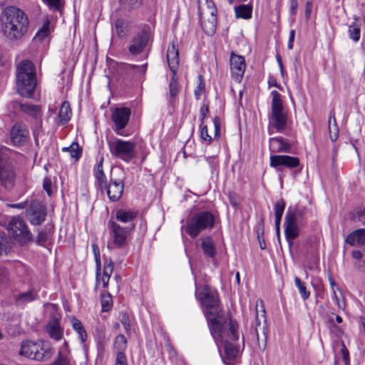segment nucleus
<instances>
[{
  "label": "nucleus",
  "mask_w": 365,
  "mask_h": 365,
  "mask_svg": "<svg viewBox=\"0 0 365 365\" xmlns=\"http://www.w3.org/2000/svg\"><path fill=\"white\" fill-rule=\"evenodd\" d=\"M207 320L210 331L216 343L222 342L227 322L219 294L216 289L207 286Z\"/></svg>",
  "instance_id": "nucleus-1"
},
{
  "label": "nucleus",
  "mask_w": 365,
  "mask_h": 365,
  "mask_svg": "<svg viewBox=\"0 0 365 365\" xmlns=\"http://www.w3.org/2000/svg\"><path fill=\"white\" fill-rule=\"evenodd\" d=\"M1 31L10 40L21 38L26 32L28 19L23 11L15 7L4 9L0 17Z\"/></svg>",
  "instance_id": "nucleus-2"
},
{
  "label": "nucleus",
  "mask_w": 365,
  "mask_h": 365,
  "mask_svg": "<svg viewBox=\"0 0 365 365\" xmlns=\"http://www.w3.org/2000/svg\"><path fill=\"white\" fill-rule=\"evenodd\" d=\"M16 84L21 96L31 97L36 87V71L34 64L25 60L16 68Z\"/></svg>",
  "instance_id": "nucleus-3"
},
{
  "label": "nucleus",
  "mask_w": 365,
  "mask_h": 365,
  "mask_svg": "<svg viewBox=\"0 0 365 365\" xmlns=\"http://www.w3.org/2000/svg\"><path fill=\"white\" fill-rule=\"evenodd\" d=\"M13 151L6 147L0 148V185L11 188L15 182L16 174L11 161Z\"/></svg>",
  "instance_id": "nucleus-4"
},
{
  "label": "nucleus",
  "mask_w": 365,
  "mask_h": 365,
  "mask_svg": "<svg viewBox=\"0 0 365 365\" xmlns=\"http://www.w3.org/2000/svg\"><path fill=\"white\" fill-rule=\"evenodd\" d=\"M271 95L272 99L270 122L277 132L282 133L287 125V114L283 107L280 93L277 91H272Z\"/></svg>",
  "instance_id": "nucleus-5"
},
{
  "label": "nucleus",
  "mask_w": 365,
  "mask_h": 365,
  "mask_svg": "<svg viewBox=\"0 0 365 365\" xmlns=\"http://www.w3.org/2000/svg\"><path fill=\"white\" fill-rule=\"evenodd\" d=\"M108 147L113 157L126 163L135 158V143L129 140L115 138L108 142Z\"/></svg>",
  "instance_id": "nucleus-6"
},
{
  "label": "nucleus",
  "mask_w": 365,
  "mask_h": 365,
  "mask_svg": "<svg viewBox=\"0 0 365 365\" xmlns=\"http://www.w3.org/2000/svg\"><path fill=\"white\" fill-rule=\"evenodd\" d=\"M178 49L177 46L172 43L168 48L167 51V61L170 71L173 73V76L169 84L170 93V103H173L175 101V96L179 92V86L178 83V78L176 75L177 70L179 65Z\"/></svg>",
  "instance_id": "nucleus-7"
},
{
  "label": "nucleus",
  "mask_w": 365,
  "mask_h": 365,
  "mask_svg": "<svg viewBox=\"0 0 365 365\" xmlns=\"http://www.w3.org/2000/svg\"><path fill=\"white\" fill-rule=\"evenodd\" d=\"M10 236L21 245H26L33 239L25 222L20 217H14L9 224Z\"/></svg>",
  "instance_id": "nucleus-8"
},
{
  "label": "nucleus",
  "mask_w": 365,
  "mask_h": 365,
  "mask_svg": "<svg viewBox=\"0 0 365 365\" xmlns=\"http://www.w3.org/2000/svg\"><path fill=\"white\" fill-rule=\"evenodd\" d=\"M302 217V214L300 211L289 209L286 213L284 217V233L289 246L292 245L293 240L299 236L298 220Z\"/></svg>",
  "instance_id": "nucleus-9"
},
{
  "label": "nucleus",
  "mask_w": 365,
  "mask_h": 365,
  "mask_svg": "<svg viewBox=\"0 0 365 365\" xmlns=\"http://www.w3.org/2000/svg\"><path fill=\"white\" fill-rule=\"evenodd\" d=\"M46 215L45 206L38 200H31L26 209V217L31 224L38 225L44 220Z\"/></svg>",
  "instance_id": "nucleus-10"
},
{
  "label": "nucleus",
  "mask_w": 365,
  "mask_h": 365,
  "mask_svg": "<svg viewBox=\"0 0 365 365\" xmlns=\"http://www.w3.org/2000/svg\"><path fill=\"white\" fill-rule=\"evenodd\" d=\"M46 351H43L41 342H34L31 341H24L22 342L19 354L26 358L41 361L45 357Z\"/></svg>",
  "instance_id": "nucleus-11"
},
{
  "label": "nucleus",
  "mask_w": 365,
  "mask_h": 365,
  "mask_svg": "<svg viewBox=\"0 0 365 365\" xmlns=\"http://www.w3.org/2000/svg\"><path fill=\"white\" fill-rule=\"evenodd\" d=\"M108 227L114 246L122 247L127 244L129 235L128 228L123 227L112 220L108 222Z\"/></svg>",
  "instance_id": "nucleus-12"
},
{
  "label": "nucleus",
  "mask_w": 365,
  "mask_h": 365,
  "mask_svg": "<svg viewBox=\"0 0 365 365\" xmlns=\"http://www.w3.org/2000/svg\"><path fill=\"white\" fill-rule=\"evenodd\" d=\"M269 165L279 170V168L292 169L299 165V159L297 157L285 155H272L269 158Z\"/></svg>",
  "instance_id": "nucleus-13"
},
{
  "label": "nucleus",
  "mask_w": 365,
  "mask_h": 365,
  "mask_svg": "<svg viewBox=\"0 0 365 365\" xmlns=\"http://www.w3.org/2000/svg\"><path fill=\"white\" fill-rule=\"evenodd\" d=\"M130 110L125 107L116 108L112 113L111 118L115 123V132L120 135L127 125L130 116Z\"/></svg>",
  "instance_id": "nucleus-14"
},
{
  "label": "nucleus",
  "mask_w": 365,
  "mask_h": 365,
  "mask_svg": "<svg viewBox=\"0 0 365 365\" xmlns=\"http://www.w3.org/2000/svg\"><path fill=\"white\" fill-rule=\"evenodd\" d=\"M127 339L123 334H118L114 341L113 347L116 353L115 365H128L125 351L127 349Z\"/></svg>",
  "instance_id": "nucleus-15"
},
{
  "label": "nucleus",
  "mask_w": 365,
  "mask_h": 365,
  "mask_svg": "<svg viewBox=\"0 0 365 365\" xmlns=\"http://www.w3.org/2000/svg\"><path fill=\"white\" fill-rule=\"evenodd\" d=\"M29 130L21 124H15L10 133L11 140L15 146L24 145L29 140Z\"/></svg>",
  "instance_id": "nucleus-16"
},
{
  "label": "nucleus",
  "mask_w": 365,
  "mask_h": 365,
  "mask_svg": "<svg viewBox=\"0 0 365 365\" xmlns=\"http://www.w3.org/2000/svg\"><path fill=\"white\" fill-rule=\"evenodd\" d=\"M246 68L245 61L243 56L231 53L230 56V69L232 77L237 81H240L245 73Z\"/></svg>",
  "instance_id": "nucleus-17"
},
{
  "label": "nucleus",
  "mask_w": 365,
  "mask_h": 365,
  "mask_svg": "<svg viewBox=\"0 0 365 365\" xmlns=\"http://www.w3.org/2000/svg\"><path fill=\"white\" fill-rule=\"evenodd\" d=\"M148 41V35L145 31H141L135 36L130 41L128 51L132 55L140 53Z\"/></svg>",
  "instance_id": "nucleus-18"
},
{
  "label": "nucleus",
  "mask_w": 365,
  "mask_h": 365,
  "mask_svg": "<svg viewBox=\"0 0 365 365\" xmlns=\"http://www.w3.org/2000/svg\"><path fill=\"white\" fill-rule=\"evenodd\" d=\"M205 227V212H202L195 216L187 224L186 232L192 237H195Z\"/></svg>",
  "instance_id": "nucleus-19"
},
{
  "label": "nucleus",
  "mask_w": 365,
  "mask_h": 365,
  "mask_svg": "<svg viewBox=\"0 0 365 365\" xmlns=\"http://www.w3.org/2000/svg\"><path fill=\"white\" fill-rule=\"evenodd\" d=\"M259 303L261 304L262 310V317L264 319V323H266V317H265V309L264 308L263 302L262 300H257L256 307H257ZM255 331H256V335L257 341L259 344L260 339H262L263 342V347L264 348L266 346V341H267V327H266V324H264L261 328L260 322L259 320L257 309H256V327H255Z\"/></svg>",
  "instance_id": "nucleus-20"
},
{
  "label": "nucleus",
  "mask_w": 365,
  "mask_h": 365,
  "mask_svg": "<svg viewBox=\"0 0 365 365\" xmlns=\"http://www.w3.org/2000/svg\"><path fill=\"white\" fill-rule=\"evenodd\" d=\"M106 189L108 198L112 202L118 201L122 196L124 185L121 180H110L107 184Z\"/></svg>",
  "instance_id": "nucleus-21"
},
{
  "label": "nucleus",
  "mask_w": 365,
  "mask_h": 365,
  "mask_svg": "<svg viewBox=\"0 0 365 365\" xmlns=\"http://www.w3.org/2000/svg\"><path fill=\"white\" fill-rule=\"evenodd\" d=\"M269 146L272 153H289L291 149L290 143L282 137L270 138Z\"/></svg>",
  "instance_id": "nucleus-22"
},
{
  "label": "nucleus",
  "mask_w": 365,
  "mask_h": 365,
  "mask_svg": "<svg viewBox=\"0 0 365 365\" xmlns=\"http://www.w3.org/2000/svg\"><path fill=\"white\" fill-rule=\"evenodd\" d=\"M209 12L210 18L208 19L210 26L207 25V36H212L217 29V8L211 0H207V13Z\"/></svg>",
  "instance_id": "nucleus-23"
},
{
  "label": "nucleus",
  "mask_w": 365,
  "mask_h": 365,
  "mask_svg": "<svg viewBox=\"0 0 365 365\" xmlns=\"http://www.w3.org/2000/svg\"><path fill=\"white\" fill-rule=\"evenodd\" d=\"M346 242L351 246L365 245V229H358L349 233L346 237Z\"/></svg>",
  "instance_id": "nucleus-24"
},
{
  "label": "nucleus",
  "mask_w": 365,
  "mask_h": 365,
  "mask_svg": "<svg viewBox=\"0 0 365 365\" xmlns=\"http://www.w3.org/2000/svg\"><path fill=\"white\" fill-rule=\"evenodd\" d=\"M71 115L72 111L69 102L63 101L58 110L57 123L62 125L68 123L71 120Z\"/></svg>",
  "instance_id": "nucleus-25"
},
{
  "label": "nucleus",
  "mask_w": 365,
  "mask_h": 365,
  "mask_svg": "<svg viewBox=\"0 0 365 365\" xmlns=\"http://www.w3.org/2000/svg\"><path fill=\"white\" fill-rule=\"evenodd\" d=\"M46 329L51 339L56 341H59L62 339L63 335V330L57 319L49 322L46 325Z\"/></svg>",
  "instance_id": "nucleus-26"
},
{
  "label": "nucleus",
  "mask_w": 365,
  "mask_h": 365,
  "mask_svg": "<svg viewBox=\"0 0 365 365\" xmlns=\"http://www.w3.org/2000/svg\"><path fill=\"white\" fill-rule=\"evenodd\" d=\"M131 28V22L128 20L118 19L115 22V30L120 38L128 36Z\"/></svg>",
  "instance_id": "nucleus-27"
},
{
  "label": "nucleus",
  "mask_w": 365,
  "mask_h": 365,
  "mask_svg": "<svg viewBox=\"0 0 365 365\" xmlns=\"http://www.w3.org/2000/svg\"><path fill=\"white\" fill-rule=\"evenodd\" d=\"M285 208V202L283 199L279 200L274 205L275 228L277 236H279L280 223Z\"/></svg>",
  "instance_id": "nucleus-28"
},
{
  "label": "nucleus",
  "mask_w": 365,
  "mask_h": 365,
  "mask_svg": "<svg viewBox=\"0 0 365 365\" xmlns=\"http://www.w3.org/2000/svg\"><path fill=\"white\" fill-rule=\"evenodd\" d=\"M138 215V212L130 210H118L115 212V218L117 220L128 223L133 221Z\"/></svg>",
  "instance_id": "nucleus-29"
},
{
  "label": "nucleus",
  "mask_w": 365,
  "mask_h": 365,
  "mask_svg": "<svg viewBox=\"0 0 365 365\" xmlns=\"http://www.w3.org/2000/svg\"><path fill=\"white\" fill-rule=\"evenodd\" d=\"M329 138L331 141L334 142L339 137V130L336 123L335 118V113L334 110H331L329 113Z\"/></svg>",
  "instance_id": "nucleus-30"
},
{
  "label": "nucleus",
  "mask_w": 365,
  "mask_h": 365,
  "mask_svg": "<svg viewBox=\"0 0 365 365\" xmlns=\"http://www.w3.org/2000/svg\"><path fill=\"white\" fill-rule=\"evenodd\" d=\"M17 106L22 112L34 118H38L41 115V109L38 106L26 103H18Z\"/></svg>",
  "instance_id": "nucleus-31"
},
{
  "label": "nucleus",
  "mask_w": 365,
  "mask_h": 365,
  "mask_svg": "<svg viewBox=\"0 0 365 365\" xmlns=\"http://www.w3.org/2000/svg\"><path fill=\"white\" fill-rule=\"evenodd\" d=\"M72 327L73 330L78 334V339L82 343H84L87 339V332L83 327L81 322L76 319L73 318L71 319Z\"/></svg>",
  "instance_id": "nucleus-32"
},
{
  "label": "nucleus",
  "mask_w": 365,
  "mask_h": 365,
  "mask_svg": "<svg viewBox=\"0 0 365 365\" xmlns=\"http://www.w3.org/2000/svg\"><path fill=\"white\" fill-rule=\"evenodd\" d=\"M103 158H101L98 163L97 169L95 173V177L98 185L101 189H103V187H107V179L103 170Z\"/></svg>",
  "instance_id": "nucleus-33"
},
{
  "label": "nucleus",
  "mask_w": 365,
  "mask_h": 365,
  "mask_svg": "<svg viewBox=\"0 0 365 365\" xmlns=\"http://www.w3.org/2000/svg\"><path fill=\"white\" fill-rule=\"evenodd\" d=\"M225 354L228 360H234L238 355L239 347L232 341H226L224 344Z\"/></svg>",
  "instance_id": "nucleus-34"
},
{
  "label": "nucleus",
  "mask_w": 365,
  "mask_h": 365,
  "mask_svg": "<svg viewBox=\"0 0 365 365\" xmlns=\"http://www.w3.org/2000/svg\"><path fill=\"white\" fill-rule=\"evenodd\" d=\"M237 18L249 19L252 16V7L249 5H240L235 8Z\"/></svg>",
  "instance_id": "nucleus-35"
},
{
  "label": "nucleus",
  "mask_w": 365,
  "mask_h": 365,
  "mask_svg": "<svg viewBox=\"0 0 365 365\" xmlns=\"http://www.w3.org/2000/svg\"><path fill=\"white\" fill-rule=\"evenodd\" d=\"M36 292L34 290H30L26 292L20 293L14 295V298L16 302H29L34 300L36 298Z\"/></svg>",
  "instance_id": "nucleus-36"
},
{
  "label": "nucleus",
  "mask_w": 365,
  "mask_h": 365,
  "mask_svg": "<svg viewBox=\"0 0 365 365\" xmlns=\"http://www.w3.org/2000/svg\"><path fill=\"white\" fill-rule=\"evenodd\" d=\"M63 152H68L71 158L78 160L81 156V150L77 143H72L68 147H63L62 148Z\"/></svg>",
  "instance_id": "nucleus-37"
},
{
  "label": "nucleus",
  "mask_w": 365,
  "mask_h": 365,
  "mask_svg": "<svg viewBox=\"0 0 365 365\" xmlns=\"http://www.w3.org/2000/svg\"><path fill=\"white\" fill-rule=\"evenodd\" d=\"M227 336L232 342L238 341L240 338L238 324L232 320H230L229 322V331L227 333Z\"/></svg>",
  "instance_id": "nucleus-38"
},
{
  "label": "nucleus",
  "mask_w": 365,
  "mask_h": 365,
  "mask_svg": "<svg viewBox=\"0 0 365 365\" xmlns=\"http://www.w3.org/2000/svg\"><path fill=\"white\" fill-rule=\"evenodd\" d=\"M101 305H102V311L108 312L109 311L113 305V300L111 295L107 292H104L101 295Z\"/></svg>",
  "instance_id": "nucleus-39"
},
{
  "label": "nucleus",
  "mask_w": 365,
  "mask_h": 365,
  "mask_svg": "<svg viewBox=\"0 0 365 365\" xmlns=\"http://www.w3.org/2000/svg\"><path fill=\"white\" fill-rule=\"evenodd\" d=\"M294 283L296 287L298 288V290L300 293L302 298L304 300H307V299H309L310 296V292L307 290L304 282H302V280L298 277H296L294 278Z\"/></svg>",
  "instance_id": "nucleus-40"
},
{
  "label": "nucleus",
  "mask_w": 365,
  "mask_h": 365,
  "mask_svg": "<svg viewBox=\"0 0 365 365\" xmlns=\"http://www.w3.org/2000/svg\"><path fill=\"white\" fill-rule=\"evenodd\" d=\"M349 36L355 43L358 42L360 39L361 29L356 24H352L349 26Z\"/></svg>",
  "instance_id": "nucleus-41"
},
{
  "label": "nucleus",
  "mask_w": 365,
  "mask_h": 365,
  "mask_svg": "<svg viewBox=\"0 0 365 365\" xmlns=\"http://www.w3.org/2000/svg\"><path fill=\"white\" fill-rule=\"evenodd\" d=\"M205 93L204 76L200 73L197 76V88L194 91L195 97L198 100L202 93Z\"/></svg>",
  "instance_id": "nucleus-42"
},
{
  "label": "nucleus",
  "mask_w": 365,
  "mask_h": 365,
  "mask_svg": "<svg viewBox=\"0 0 365 365\" xmlns=\"http://www.w3.org/2000/svg\"><path fill=\"white\" fill-rule=\"evenodd\" d=\"M49 25L50 23L48 21L44 22L41 29H39L38 31L36 33L34 39L38 41H42L46 37H47L50 34Z\"/></svg>",
  "instance_id": "nucleus-43"
},
{
  "label": "nucleus",
  "mask_w": 365,
  "mask_h": 365,
  "mask_svg": "<svg viewBox=\"0 0 365 365\" xmlns=\"http://www.w3.org/2000/svg\"><path fill=\"white\" fill-rule=\"evenodd\" d=\"M109 279L107 278H105L101 276V267L100 264H98L97 269H96V289H97L100 284L102 283L103 287L104 289L108 288Z\"/></svg>",
  "instance_id": "nucleus-44"
},
{
  "label": "nucleus",
  "mask_w": 365,
  "mask_h": 365,
  "mask_svg": "<svg viewBox=\"0 0 365 365\" xmlns=\"http://www.w3.org/2000/svg\"><path fill=\"white\" fill-rule=\"evenodd\" d=\"M196 287V292H195V296L197 299L200 302V304L202 306V310L204 314H205V288H200L197 287V284H195Z\"/></svg>",
  "instance_id": "nucleus-45"
},
{
  "label": "nucleus",
  "mask_w": 365,
  "mask_h": 365,
  "mask_svg": "<svg viewBox=\"0 0 365 365\" xmlns=\"http://www.w3.org/2000/svg\"><path fill=\"white\" fill-rule=\"evenodd\" d=\"M43 188L46 192L47 195L51 197L55 190V185L51 178H45L43 180Z\"/></svg>",
  "instance_id": "nucleus-46"
},
{
  "label": "nucleus",
  "mask_w": 365,
  "mask_h": 365,
  "mask_svg": "<svg viewBox=\"0 0 365 365\" xmlns=\"http://www.w3.org/2000/svg\"><path fill=\"white\" fill-rule=\"evenodd\" d=\"M52 11H58L63 5V0H43Z\"/></svg>",
  "instance_id": "nucleus-47"
},
{
  "label": "nucleus",
  "mask_w": 365,
  "mask_h": 365,
  "mask_svg": "<svg viewBox=\"0 0 365 365\" xmlns=\"http://www.w3.org/2000/svg\"><path fill=\"white\" fill-rule=\"evenodd\" d=\"M51 238V233L42 230L38 232L37 238H36V242L39 245H44Z\"/></svg>",
  "instance_id": "nucleus-48"
},
{
  "label": "nucleus",
  "mask_w": 365,
  "mask_h": 365,
  "mask_svg": "<svg viewBox=\"0 0 365 365\" xmlns=\"http://www.w3.org/2000/svg\"><path fill=\"white\" fill-rule=\"evenodd\" d=\"M219 221L218 215L216 213H212L207 211V229L212 228Z\"/></svg>",
  "instance_id": "nucleus-49"
},
{
  "label": "nucleus",
  "mask_w": 365,
  "mask_h": 365,
  "mask_svg": "<svg viewBox=\"0 0 365 365\" xmlns=\"http://www.w3.org/2000/svg\"><path fill=\"white\" fill-rule=\"evenodd\" d=\"M264 235V225H259L257 230V236L259 241V247L261 250H265L266 249V243L264 241V239L263 237Z\"/></svg>",
  "instance_id": "nucleus-50"
},
{
  "label": "nucleus",
  "mask_w": 365,
  "mask_h": 365,
  "mask_svg": "<svg viewBox=\"0 0 365 365\" xmlns=\"http://www.w3.org/2000/svg\"><path fill=\"white\" fill-rule=\"evenodd\" d=\"M113 272V264L112 261L106 262L104 264L101 276L110 280V276Z\"/></svg>",
  "instance_id": "nucleus-51"
},
{
  "label": "nucleus",
  "mask_w": 365,
  "mask_h": 365,
  "mask_svg": "<svg viewBox=\"0 0 365 365\" xmlns=\"http://www.w3.org/2000/svg\"><path fill=\"white\" fill-rule=\"evenodd\" d=\"M11 282L9 272L4 268H0V285L6 286Z\"/></svg>",
  "instance_id": "nucleus-52"
},
{
  "label": "nucleus",
  "mask_w": 365,
  "mask_h": 365,
  "mask_svg": "<svg viewBox=\"0 0 365 365\" xmlns=\"http://www.w3.org/2000/svg\"><path fill=\"white\" fill-rule=\"evenodd\" d=\"M207 256H210L211 257H215L216 254V249L215 247L214 242L212 239L207 237Z\"/></svg>",
  "instance_id": "nucleus-53"
},
{
  "label": "nucleus",
  "mask_w": 365,
  "mask_h": 365,
  "mask_svg": "<svg viewBox=\"0 0 365 365\" xmlns=\"http://www.w3.org/2000/svg\"><path fill=\"white\" fill-rule=\"evenodd\" d=\"M213 124L215 128L214 138L218 139L220 136L221 120L219 117L216 116L213 119Z\"/></svg>",
  "instance_id": "nucleus-54"
},
{
  "label": "nucleus",
  "mask_w": 365,
  "mask_h": 365,
  "mask_svg": "<svg viewBox=\"0 0 365 365\" xmlns=\"http://www.w3.org/2000/svg\"><path fill=\"white\" fill-rule=\"evenodd\" d=\"M7 239L4 234L0 232V255L6 252L7 250Z\"/></svg>",
  "instance_id": "nucleus-55"
},
{
  "label": "nucleus",
  "mask_w": 365,
  "mask_h": 365,
  "mask_svg": "<svg viewBox=\"0 0 365 365\" xmlns=\"http://www.w3.org/2000/svg\"><path fill=\"white\" fill-rule=\"evenodd\" d=\"M200 117H201V123L200 125V128L201 130V137L202 139L205 140V138L204 137L205 132V125H204V123H203V119L205 117V113H204V106H202L200 109Z\"/></svg>",
  "instance_id": "nucleus-56"
},
{
  "label": "nucleus",
  "mask_w": 365,
  "mask_h": 365,
  "mask_svg": "<svg viewBox=\"0 0 365 365\" xmlns=\"http://www.w3.org/2000/svg\"><path fill=\"white\" fill-rule=\"evenodd\" d=\"M120 322L123 324L125 330L126 331H129L130 329V324L128 316L125 314H123L121 316Z\"/></svg>",
  "instance_id": "nucleus-57"
},
{
  "label": "nucleus",
  "mask_w": 365,
  "mask_h": 365,
  "mask_svg": "<svg viewBox=\"0 0 365 365\" xmlns=\"http://www.w3.org/2000/svg\"><path fill=\"white\" fill-rule=\"evenodd\" d=\"M105 338L104 333L103 331H100V334L98 335L99 341L98 342V350L99 352L103 353L105 349L103 339Z\"/></svg>",
  "instance_id": "nucleus-58"
},
{
  "label": "nucleus",
  "mask_w": 365,
  "mask_h": 365,
  "mask_svg": "<svg viewBox=\"0 0 365 365\" xmlns=\"http://www.w3.org/2000/svg\"><path fill=\"white\" fill-rule=\"evenodd\" d=\"M126 4L130 9H136L142 4V0H126Z\"/></svg>",
  "instance_id": "nucleus-59"
},
{
  "label": "nucleus",
  "mask_w": 365,
  "mask_h": 365,
  "mask_svg": "<svg viewBox=\"0 0 365 365\" xmlns=\"http://www.w3.org/2000/svg\"><path fill=\"white\" fill-rule=\"evenodd\" d=\"M290 4V14L295 15L297 11L298 1L297 0H289Z\"/></svg>",
  "instance_id": "nucleus-60"
},
{
  "label": "nucleus",
  "mask_w": 365,
  "mask_h": 365,
  "mask_svg": "<svg viewBox=\"0 0 365 365\" xmlns=\"http://www.w3.org/2000/svg\"><path fill=\"white\" fill-rule=\"evenodd\" d=\"M342 359L346 365H349V351L345 346L341 349Z\"/></svg>",
  "instance_id": "nucleus-61"
},
{
  "label": "nucleus",
  "mask_w": 365,
  "mask_h": 365,
  "mask_svg": "<svg viewBox=\"0 0 365 365\" xmlns=\"http://www.w3.org/2000/svg\"><path fill=\"white\" fill-rule=\"evenodd\" d=\"M295 37V31L291 30L289 32V42L287 47L289 50H292L293 48V42L294 41Z\"/></svg>",
  "instance_id": "nucleus-62"
},
{
  "label": "nucleus",
  "mask_w": 365,
  "mask_h": 365,
  "mask_svg": "<svg viewBox=\"0 0 365 365\" xmlns=\"http://www.w3.org/2000/svg\"><path fill=\"white\" fill-rule=\"evenodd\" d=\"M93 251L95 255L96 261L98 264H100V252L98 250V247L96 244L92 245Z\"/></svg>",
  "instance_id": "nucleus-63"
},
{
  "label": "nucleus",
  "mask_w": 365,
  "mask_h": 365,
  "mask_svg": "<svg viewBox=\"0 0 365 365\" xmlns=\"http://www.w3.org/2000/svg\"><path fill=\"white\" fill-rule=\"evenodd\" d=\"M355 265L360 272H365V259H360L355 263Z\"/></svg>",
  "instance_id": "nucleus-64"
}]
</instances>
